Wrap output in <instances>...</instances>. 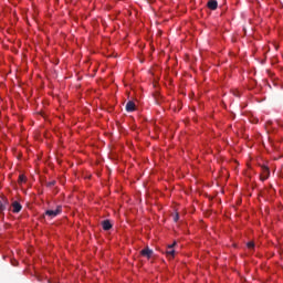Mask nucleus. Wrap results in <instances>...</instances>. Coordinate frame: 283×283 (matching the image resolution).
I'll return each mask as SVG.
<instances>
[{"label": "nucleus", "mask_w": 283, "mask_h": 283, "mask_svg": "<svg viewBox=\"0 0 283 283\" xmlns=\"http://www.w3.org/2000/svg\"><path fill=\"white\" fill-rule=\"evenodd\" d=\"M63 211V208L61 206H57L55 210H46L45 211V216H48L49 218H56V216H61Z\"/></svg>", "instance_id": "nucleus-1"}, {"label": "nucleus", "mask_w": 283, "mask_h": 283, "mask_svg": "<svg viewBox=\"0 0 283 283\" xmlns=\"http://www.w3.org/2000/svg\"><path fill=\"white\" fill-rule=\"evenodd\" d=\"M261 171H262V174H261V180H266V179H269V176H271V171L269 170V167H266V166H261Z\"/></svg>", "instance_id": "nucleus-2"}, {"label": "nucleus", "mask_w": 283, "mask_h": 283, "mask_svg": "<svg viewBox=\"0 0 283 283\" xmlns=\"http://www.w3.org/2000/svg\"><path fill=\"white\" fill-rule=\"evenodd\" d=\"M140 255H143V258H147V260L151 259V255H154V250L149 249V247L143 249L140 251Z\"/></svg>", "instance_id": "nucleus-3"}, {"label": "nucleus", "mask_w": 283, "mask_h": 283, "mask_svg": "<svg viewBox=\"0 0 283 283\" xmlns=\"http://www.w3.org/2000/svg\"><path fill=\"white\" fill-rule=\"evenodd\" d=\"M174 247H176V242L167 247V250H166L167 258H174V255H176V250H174Z\"/></svg>", "instance_id": "nucleus-4"}, {"label": "nucleus", "mask_w": 283, "mask_h": 283, "mask_svg": "<svg viewBox=\"0 0 283 283\" xmlns=\"http://www.w3.org/2000/svg\"><path fill=\"white\" fill-rule=\"evenodd\" d=\"M12 208H13V210H12L13 213H20L21 209H23V206H21V203L19 201H13Z\"/></svg>", "instance_id": "nucleus-5"}, {"label": "nucleus", "mask_w": 283, "mask_h": 283, "mask_svg": "<svg viewBox=\"0 0 283 283\" xmlns=\"http://www.w3.org/2000/svg\"><path fill=\"white\" fill-rule=\"evenodd\" d=\"M135 111H136V104L132 101L127 102L126 112H135Z\"/></svg>", "instance_id": "nucleus-6"}, {"label": "nucleus", "mask_w": 283, "mask_h": 283, "mask_svg": "<svg viewBox=\"0 0 283 283\" xmlns=\"http://www.w3.org/2000/svg\"><path fill=\"white\" fill-rule=\"evenodd\" d=\"M208 8L209 10H218V1L216 0L208 1Z\"/></svg>", "instance_id": "nucleus-7"}, {"label": "nucleus", "mask_w": 283, "mask_h": 283, "mask_svg": "<svg viewBox=\"0 0 283 283\" xmlns=\"http://www.w3.org/2000/svg\"><path fill=\"white\" fill-rule=\"evenodd\" d=\"M102 227L104 231H109V229H112V222L109 220H104L102 221Z\"/></svg>", "instance_id": "nucleus-8"}, {"label": "nucleus", "mask_w": 283, "mask_h": 283, "mask_svg": "<svg viewBox=\"0 0 283 283\" xmlns=\"http://www.w3.org/2000/svg\"><path fill=\"white\" fill-rule=\"evenodd\" d=\"M6 205H8L7 200H0V213H3V211H6Z\"/></svg>", "instance_id": "nucleus-9"}, {"label": "nucleus", "mask_w": 283, "mask_h": 283, "mask_svg": "<svg viewBox=\"0 0 283 283\" xmlns=\"http://www.w3.org/2000/svg\"><path fill=\"white\" fill-rule=\"evenodd\" d=\"M28 178L24 175H20L18 179L19 185H23V182H27Z\"/></svg>", "instance_id": "nucleus-10"}, {"label": "nucleus", "mask_w": 283, "mask_h": 283, "mask_svg": "<svg viewBox=\"0 0 283 283\" xmlns=\"http://www.w3.org/2000/svg\"><path fill=\"white\" fill-rule=\"evenodd\" d=\"M248 249H255V243L253 241H250L247 243Z\"/></svg>", "instance_id": "nucleus-11"}, {"label": "nucleus", "mask_w": 283, "mask_h": 283, "mask_svg": "<svg viewBox=\"0 0 283 283\" xmlns=\"http://www.w3.org/2000/svg\"><path fill=\"white\" fill-rule=\"evenodd\" d=\"M178 220H180V216L178 213H176L174 216V222H178Z\"/></svg>", "instance_id": "nucleus-12"}, {"label": "nucleus", "mask_w": 283, "mask_h": 283, "mask_svg": "<svg viewBox=\"0 0 283 283\" xmlns=\"http://www.w3.org/2000/svg\"><path fill=\"white\" fill-rule=\"evenodd\" d=\"M54 185H56V181H50V182L48 184V187H54Z\"/></svg>", "instance_id": "nucleus-13"}]
</instances>
